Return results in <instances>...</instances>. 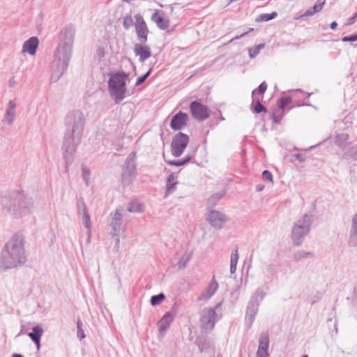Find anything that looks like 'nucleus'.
Returning a JSON list of instances; mask_svg holds the SVG:
<instances>
[{
	"instance_id": "38",
	"label": "nucleus",
	"mask_w": 357,
	"mask_h": 357,
	"mask_svg": "<svg viewBox=\"0 0 357 357\" xmlns=\"http://www.w3.org/2000/svg\"><path fill=\"white\" fill-rule=\"evenodd\" d=\"M84 227L89 230V237L91 235V222L89 214L82 217Z\"/></svg>"
},
{
	"instance_id": "23",
	"label": "nucleus",
	"mask_w": 357,
	"mask_h": 357,
	"mask_svg": "<svg viewBox=\"0 0 357 357\" xmlns=\"http://www.w3.org/2000/svg\"><path fill=\"white\" fill-rule=\"evenodd\" d=\"M17 102L15 100H10L8 102L7 109L4 114V118L9 125H13L15 118V109Z\"/></svg>"
},
{
	"instance_id": "51",
	"label": "nucleus",
	"mask_w": 357,
	"mask_h": 357,
	"mask_svg": "<svg viewBox=\"0 0 357 357\" xmlns=\"http://www.w3.org/2000/svg\"><path fill=\"white\" fill-rule=\"evenodd\" d=\"M356 18H357V12L351 17H350L348 20L347 24L350 25V24H354L355 22Z\"/></svg>"
},
{
	"instance_id": "56",
	"label": "nucleus",
	"mask_w": 357,
	"mask_h": 357,
	"mask_svg": "<svg viewBox=\"0 0 357 357\" xmlns=\"http://www.w3.org/2000/svg\"><path fill=\"white\" fill-rule=\"evenodd\" d=\"M77 330L82 329V323L80 319L77 320Z\"/></svg>"
},
{
	"instance_id": "50",
	"label": "nucleus",
	"mask_w": 357,
	"mask_h": 357,
	"mask_svg": "<svg viewBox=\"0 0 357 357\" xmlns=\"http://www.w3.org/2000/svg\"><path fill=\"white\" fill-rule=\"evenodd\" d=\"M253 30V29L250 28L249 29V31H248L247 32H245L239 36H236V37L233 38L232 39L230 40L229 43H231L232 41L235 40H238L240 38H241L242 37H243L244 36H245L247 33H248L249 32L252 31Z\"/></svg>"
},
{
	"instance_id": "59",
	"label": "nucleus",
	"mask_w": 357,
	"mask_h": 357,
	"mask_svg": "<svg viewBox=\"0 0 357 357\" xmlns=\"http://www.w3.org/2000/svg\"><path fill=\"white\" fill-rule=\"evenodd\" d=\"M296 158L299 160L300 162H303V158H302L301 155V154H297L296 155Z\"/></svg>"
},
{
	"instance_id": "13",
	"label": "nucleus",
	"mask_w": 357,
	"mask_h": 357,
	"mask_svg": "<svg viewBox=\"0 0 357 357\" xmlns=\"http://www.w3.org/2000/svg\"><path fill=\"white\" fill-rule=\"evenodd\" d=\"M192 116L198 121H204L209 116L208 107L198 101H193L190 105Z\"/></svg>"
},
{
	"instance_id": "39",
	"label": "nucleus",
	"mask_w": 357,
	"mask_h": 357,
	"mask_svg": "<svg viewBox=\"0 0 357 357\" xmlns=\"http://www.w3.org/2000/svg\"><path fill=\"white\" fill-rule=\"evenodd\" d=\"M82 174L83 180L84 181L86 185H88L89 183V178H90L89 169L86 167H83L82 169Z\"/></svg>"
},
{
	"instance_id": "53",
	"label": "nucleus",
	"mask_w": 357,
	"mask_h": 357,
	"mask_svg": "<svg viewBox=\"0 0 357 357\" xmlns=\"http://www.w3.org/2000/svg\"><path fill=\"white\" fill-rule=\"evenodd\" d=\"M112 237L114 238L115 247L118 248L119 247V244H120L119 236H112Z\"/></svg>"
},
{
	"instance_id": "29",
	"label": "nucleus",
	"mask_w": 357,
	"mask_h": 357,
	"mask_svg": "<svg viewBox=\"0 0 357 357\" xmlns=\"http://www.w3.org/2000/svg\"><path fill=\"white\" fill-rule=\"evenodd\" d=\"M192 255V252H185L181 257L180 260L178 262V268L179 269L184 268L188 261L191 259Z\"/></svg>"
},
{
	"instance_id": "22",
	"label": "nucleus",
	"mask_w": 357,
	"mask_h": 357,
	"mask_svg": "<svg viewBox=\"0 0 357 357\" xmlns=\"http://www.w3.org/2000/svg\"><path fill=\"white\" fill-rule=\"evenodd\" d=\"M348 243L352 247L357 246V213L351 219Z\"/></svg>"
},
{
	"instance_id": "55",
	"label": "nucleus",
	"mask_w": 357,
	"mask_h": 357,
	"mask_svg": "<svg viewBox=\"0 0 357 357\" xmlns=\"http://www.w3.org/2000/svg\"><path fill=\"white\" fill-rule=\"evenodd\" d=\"M236 271V266L230 265V273L231 274L234 273Z\"/></svg>"
},
{
	"instance_id": "21",
	"label": "nucleus",
	"mask_w": 357,
	"mask_h": 357,
	"mask_svg": "<svg viewBox=\"0 0 357 357\" xmlns=\"http://www.w3.org/2000/svg\"><path fill=\"white\" fill-rule=\"evenodd\" d=\"M218 287H219L218 283L213 278L209 283L207 288L199 296V300L207 301L209 298H211L217 291Z\"/></svg>"
},
{
	"instance_id": "15",
	"label": "nucleus",
	"mask_w": 357,
	"mask_h": 357,
	"mask_svg": "<svg viewBox=\"0 0 357 357\" xmlns=\"http://www.w3.org/2000/svg\"><path fill=\"white\" fill-rule=\"evenodd\" d=\"M134 53L139 58L140 63H144L151 56V51L150 47L146 45L145 43H139L134 45Z\"/></svg>"
},
{
	"instance_id": "54",
	"label": "nucleus",
	"mask_w": 357,
	"mask_h": 357,
	"mask_svg": "<svg viewBox=\"0 0 357 357\" xmlns=\"http://www.w3.org/2000/svg\"><path fill=\"white\" fill-rule=\"evenodd\" d=\"M265 47V44L261 43L255 47L257 50H258L259 52H260L261 50L264 49Z\"/></svg>"
},
{
	"instance_id": "30",
	"label": "nucleus",
	"mask_w": 357,
	"mask_h": 357,
	"mask_svg": "<svg viewBox=\"0 0 357 357\" xmlns=\"http://www.w3.org/2000/svg\"><path fill=\"white\" fill-rule=\"evenodd\" d=\"M264 271L268 275L273 276L278 272V266L276 264L269 263L266 265Z\"/></svg>"
},
{
	"instance_id": "25",
	"label": "nucleus",
	"mask_w": 357,
	"mask_h": 357,
	"mask_svg": "<svg viewBox=\"0 0 357 357\" xmlns=\"http://www.w3.org/2000/svg\"><path fill=\"white\" fill-rule=\"evenodd\" d=\"M43 330L40 326H36L32 328V331L28 333L29 337L36 344L37 348H40V341L43 335Z\"/></svg>"
},
{
	"instance_id": "44",
	"label": "nucleus",
	"mask_w": 357,
	"mask_h": 357,
	"mask_svg": "<svg viewBox=\"0 0 357 357\" xmlns=\"http://www.w3.org/2000/svg\"><path fill=\"white\" fill-rule=\"evenodd\" d=\"M105 55V49L104 47H99L97 48L96 50V58H97L98 60H100L101 59H102Z\"/></svg>"
},
{
	"instance_id": "46",
	"label": "nucleus",
	"mask_w": 357,
	"mask_h": 357,
	"mask_svg": "<svg viewBox=\"0 0 357 357\" xmlns=\"http://www.w3.org/2000/svg\"><path fill=\"white\" fill-rule=\"evenodd\" d=\"M349 155L354 160H357V144L351 147L349 149Z\"/></svg>"
},
{
	"instance_id": "32",
	"label": "nucleus",
	"mask_w": 357,
	"mask_h": 357,
	"mask_svg": "<svg viewBox=\"0 0 357 357\" xmlns=\"http://www.w3.org/2000/svg\"><path fill=\"white\" fill-rule=\"evenodd\" d=\"M191 158H192L191 156L188 155H186L184 158L181 159V160H169V161H168V164L170 165L179 167V166L184 165L187 164L188 162H189L191 160Z\"/></svg>"
},
{
	"instance_id": "33",
	"label": "nucleus",
	"mask_w": 357,
	"mask_h": 357,
	"mask_svg": "<svg viewBox=\"0 0 357 357\" xmlns=\"http://www.w3.org/2000/svg\"><path fill=\"white\" fill-rule=\"evenodd\" d=\"M313 257V253L310 252H305L304 250H299L294 255L295 260H301L304 258H310Z\"/></svg>"
},
{
	"instance_id": "16",
	"label": "nucleus",
	"mask_w": 357,
	"mask_h": 357,
	"mask_svg": "<svg viewBox=\"0 0 357 357\" xmlns=\"http://www.w3.org/2000/svg\"><path fill=\"white\" fill-rule=\"evenodd\" d=\"M269 347V336L267 332H262L259 337V346L257 351V357H268Z\"/></svg>"
},
{
	"instance_id": "10",
	"label": "nucleus",
	"mask_w": 357,
	"mask_h": 357,
	"mask_svg": "<svg viewBox=\"0 0 357 357\" xmlns=\"http://www.w3.org/2000/svg\"><path fill=\"white\" fill-rule=\"evenodd\" d=\"M189 142V137L183 132L176 134L171 144L172 153L175 157L181 156Z\"/></svg>"
},
{
	"instance_id": "2",
	"label": "nucleus",
	"mask_w": 357,
	"mask_h": 357,
	"mask_svg": "<svg viewBox=\"0 0 357 357\" xmlns=\"http://www.w3.org/2000/svg\"><path fill=\"white\" fill-rule=\"evenodd\" d=\"M0 204L6 214L13 218L20 219L31 213L33 200L24 191L13 190L0 195Z\"/></svg>"
},
{
	"instance_id": "7",
	"label": "nucleus",
	"mask_w": 357,
	"mask_h": 357,
	"mask_svg": "<svg viewBox=\"0 0 357 357\" xmlns=\"http://www.w3.org/2000/svg\"><path fill=\"white\" fill-rule=\"evenodd\" d=\"M221 303H218L214 308H205L201 313V327L206 332L211 331L215 323L221 318V313L217 310L220 308Z\"/></svg>"
},
{
	"instance_id": "27",
	"label": "nucleus",
	"mask_w": 357,
	"mask_h": 357,
	"mask_svg": "<svg viewBox=\"0 0 357 357\" xmlns=\"http://www.w3.org/2000/svg\"><path fill=\"white\" fill-rule=\"evenodd\" d=\"M144 211V206L137 202H132L128 205V211L130 213H142Z\"/></svg>"
},
{
	"instance_id": "45",
	"label": "nucleus",
	"mask_w": 357,
	"mask_h": 357,
	"mask_svg": "<svg viewBox=\"0 0 357 357\" xmlns=\"http://www.w3.org/2000/svg\"><path fill=\"white\" fill-rule=\"evenodd\" d=\"M262 178L265 181L273 183V175L268 170H264L262 172Z\"/></svg>"
},
{
	"instance_id": "19",
	"label": "nucleus",
	"mask_w": 357,
	"mask_h": 357,
	"mask_svg": "<svg viewBox=\"0 0 357 357\" xmlns=\"http://www.w3.org/2000/svg\"><path fill=\"white\" fill-rule=\"evenodd\" d=\"M174 320V316L171 312H167L158 322L159 335L164 337L167 330L169 328Z\"/></svg>"
},
{
	"instance_id": "3",
	"label": "nucleus",
	"mask_w": 357,
	"mask_h": 357,
	"mask_svg": "<svg viewBox=\"0 0 357 357\" xmlns=\"http://www.w3.org/2000/svg\"><path fill=\"white\" fill-rule=\"evenodd\" d=\"M66 132L64 135V158L73 155L81 142L85 126V118L82 111L75 109L68 112L65 119Z\"/></svg>"
},
{
	"instance_id": "20",
	"label": "nucleus",
	"mask_w": 357,
	"mask_h": 357,
	"mask_svg": "<svg viewBox=\"0 0 357 357\" xmlns=\"http://www.w3.org/2000/svg\"><path fill=\"white\" fill-rule=\"evenodd\" d=\"M38 45V38L36 36H32L23 43L22 52V53H27L33 56L36 53Z\"/></svg>"
},
{
	"instance_id": "31",
	"label": "nucleus",
	"mask_w": 357,
	"mask_h": 357,
	"mask_svg": "<svg viewBox=\"0 0 357 357\" xmlns=\"http://www.w3.org/2000/svg\"><path fill=\"white\" fill-rule=\"evenodd\" d=\"M225 190H221L213 194L211 197H209L208 201V204L212 206L215 205L225 195Z\"/></svg>"
},
{
	"instance_id": "1",
	"label": "nucleus",
	"mask_w": 357,
	"mask_h": 357,
	"mask_svg": "<svg viewBox=\"0 0 357 357\" xmlns=\"http://www.w3.org/2000/svg\"><path fill=\"white\" fill-rule=\"evenodd\" d=\"M75 32V29L72 26H67L61 31L54 53L52 82H56L68 68L73 55Z\"/></svg>"
},
{
	"instance_id": "60",
	"label": "nucleus",
	"mask_w": 357,
	"mask_h": 357,
	"mask_svg": "<svg viewBox=\"0 0 357 357\" xmlns=\"http://www.w3.org/2000/svg\"><path fill=\"white\" fill-rule=\"evenodd\" d=\"M12 357H23L21 354H14Z\"/></svg>"
},
{
	"instance_id": "41",
	"label": "nucleus",
	"mask_w": 357,
	"mask_h": 357,
	"mask_svg": "<svg viewBox=\"0 0 357 357\" xmlns=\"http://www.w3.org/2000/svg\"><path fill=\"white\" fill-rule=\"evenodd\" d=\"M151 70H152V68H150L146 74L138 77L137 79L135 86H138L141 85L142 84H143L145 82V80L148 78L149 75L151 74Z\"/></svg>"
},
{
	"instance_id": "12",
	"label": "nucleus",
	"mask_w": 357,
	"mask_h": 357,
	"mask_svg": "<svg viewBox=\"0 0 357 357\" xmlns=\"http://www.w3.org/2000/svg\"><path fill=\"white\" fill-rule=\"evenodd\" d=\"M135 27L139 43H146L148 39L149 29L140 14L135 15Z\"/></svg>"
},
{
	"instance_id": "40",
	"label": "nucleus",
	"mask_w": 357,
	"mask_h": 357,
	"mask_svg": "<svg viewBox=\"0 0 357 357\" xmlns=\"http://www.w3.org/2000/svg\"><path fill=\"white\" fill-rule=\"evenodd\" d=\"M347 139V135L345 134L337 135L335 137V144L340 146H342L344 142Z\"/></svg>"
},
{
	"instance_id": "58",
	"label": "nucleus",
	"mask_w": 357,
	"mask_h": 357,
	"mask_svg": "<svg viewBox=\"0 0 357 357\" xmlns=\"http://www.w3.org/2000/svg\"><path fill=\"white\" fill-rule=\"evenodd\" d=\"M337 23L336 22H333L331 24L330 27H331V29L334 30V29H335V28L337 27Z\"/></svg>"
},
{
	"instance_id": "34",
	"label": "nucleus",
	"mask_w": 357,
	"mask_h": 357,
	"mask_svg": "<svg viewBox=\"0 0 357 357\" xmlns=\"http://www.w3.org/2000/svg\"><path fill=\"white\" fill-rule=\"evenodd\" d=\"M165 298V295L163 293L154 295L151 298V304L153 306H156L160 304Z\"/></svg>"
},
{
	"instance_id": "42",
	"label": "nucleus",
	"mask_w": 357,
	"mask_h": 357,
	"mask_svg": "<svg viewBox=\"0 0 357 357\" xmlns=\"http://www.w3.org/2000/svg\"><path fill=\"white\" fill-rule=\"evenodd\" d=\"M291 102V99L289 97H282L281 98L278 103V105L280 108H284L289 102Z\"/></svg>"
},
{
	"instance_id": "62",
	"label": "nucleus",
	"mask_w": 357,
	"mask_h": 357,
	"mask_svg": "<svg viewBox=\"0 0 357 357\" xmlns=\"http://www.w3.org/2000/svg\"><path fill=\"white\" fill-rule=\"evenodd\" d=\"M301 357H308V356L305 354V355H303Z\"/></svg>"
},
{
	"instance_id": "48",
	"label": "nucleus",
	"mask_w": 357,
	"mask_h": 357,
	"mask_svg": "<svg viewBox=\"0 0 357 357\" xmlns=\"http://www.w3.org/2000/svg\"><path fill=\"white\" fill-rule=\"evenodd\" d=\"M248 53H249V56L251 59H253L259 53V52L258 51V50H257L255 47H254V48H249Z\"/></svg>"
},
{
	"instance_id": "43",
	"label": "nucleus",
	"mask_w": 357,
	"mask_h": 357,
	"mask_svg": "<svg viewBox=\"0 0 357 357\" xmlns=\"http://www.w3.org/2000/svg\"><path fill=\"white\" fill-rule=\"evenodd\" d=\"M238 261V255L237 250L232 252L231 255L230 265L236 266Z\"/></svg>"
},
{
	"instance_id": "6",
	"label": "nucleus",
	"mask_w": 357,
	"mask_h": 357,
	"mask_svg": "<svg viewBox=\"0 0 357 357\" xmlns=\"http://www.w3.org/2000/svg\"><path fill=\"white\" fill-rule=\"evenodd\" d=\"M312 221V215L305 214L294 223L291 229V238L295 245L302 244L305 237L310 231Z\"/></svg>"
},
{
	"instance_id": "4",
	"label": "nucleus",
	"mask_w": 357,
	"mask_h": 357,
	"mask_svg": "<svg viewBox=\"0 0 357 357\" xmlns=\"http://www.w3.org/2000/svg\"><path fill=\"white\" fill-rule=\"evenodd\" d=\"M24 236L16 233L7 242L0 255V268L8 270L23 265L26 260Z\"/></svg>"
},
{
	"instance_id": "26",
	"label": "nucleus",
	"mask_w": 357,
	"mask_h": 357,
	"mask_svg": "<svg viewBox=\"0 0 357 357\" xmlns=\"http://www.w3.org/2000/svg\"><path fill=\"white\" fill-rule=\"evenodd\" d=\"M177 176L174 174H171L167 178V194H172L176 190Z\"/></svg>"
},
{
	"instance_id": "61",
	"label": "nucleus",
	"mask_w": 357,
	"mask_h": 357,
	"mask_svg": "<svg viewBox=\"0 0 357 357\" xmlns=\"http://www.w3.org/2000/svg\"><path fill=\"white\" fill-rule=\"evenodd\" d=\"M87 234L89 235V231L87 232ZM90 238H91V236H90V237H89V236H88V238H87V241H88V242H89V241H90Z\"/></svg>"
},
{
	"instance_id": "49",
	"label": "nucleus",
	"mask_w": 357,
	"mask_h": 357,
	"mask_svg": "<svg viewBox=\"0 0 357 357\" xmlns=\"http://www.w3.org/2000/svg\"><path fill=\"white\" fill-rule=\"evenodd\" d=\"M342 40L343 42H354V41L357 40V39L356 38V36L354 35V36L343 37Z\"/></svg>"
},
{
	"instance_id": "24",
	"label": "nucleus",
	"mask_w": 357,
	"mask_h": 357,
	"mask_svg": "<svg viewBox=\"0 0 357 357\" xmlns=\"http://www.w3.org/2000/svg\"><path fill=\"white\" fill-rule=\"evenodd\" d=\"M325 4V0H318L314 6L309 8L304 14L294 17L295 20H299L304 17H311L320 12Z\"/></svg>"
},
{
	"instance_id": "63",
	"label": "nucleus",
	"mask_w": 357,
	"mask_h": 357,
	"mask_svg": "<svg viewBox=\"0 0 357 357\" xmlns=\"http://www.w3.org/2000/svg\"><path fill=\"white\" fill-rule=\"evenodd\" d=\"M355 36H356V39H357V33H356Z\"/></svg>"
},
{
	"instance_id": "28",
	"label": "nucleus",
	"mask_w": 357,
	"mask_h": 357,
	"mask_svg": "<svg viewBox=\"0 0 357 357\" xmlns=\"http://www.w3.org/2000/svg\"><path fill=\"white\" fill-rule=\"evenodd\" d=\"M257 91V89H255L252 91V101L253 102H256V105L254 107V112L257 113V114H259L262 112H266V109L264 106H263L261 104V100L260 99H257L255 98V93Z\"/></svg>"
},
{
	"instance_id": "57",
	"label": "nucleus",
	"mask_w": 357,
	"mask_h": 357,
	"mask_svg": "<svg viewBox=\"0 0 357 357\" xmlns=\"http://www.w3.org/2000/svg\"><path fill=\"white\" fill-rule=\"evenodd\" d=\"M264 185H258L256 187V190L258 192L262 191L264 190Z\"/></svg>"
},
{
	"instance_id": "35",
	"label": "nucleus",
	"mask_w": 357,
	"mask_h": 357,
	"mask_svg": "<svg viewBox=\"0 0 357 357\" xmlns=\"http://www.w3.org/2000/svg\"><path fill=\"white\" fill-rule=\"evenodd\" d=\"M278 15L277 13L273 12L271 13H264L259 16L258 21L268 22L276 17Z\"/></svg>"
},
{
	"instance_id": "5",
	"label": "nucleus",
	"mask_w": 357,
	"mask_h": 357,
	"mask_svg": "<svg viewBox=\"0 0 357 357\" xmlns=\"http://www.w3.org/2000/svg\"><path fill=\"white\" fill-rule=\"evenodd\" d=\"M128 74L117 72L112 74L108 80L109 93L116 103L121 102L126 97V79Z\"/></svg>"
},
{
	"instance_id": "14",
	"label": "nucleus",
	"mask_w": 357,
	"mask_h": 357,
	"mask_svg": "<svg viewBox=\"0 0 357 357\" xmlns=\"http://www.w3.org/2000/svg\"><path fill=\"white\" fill-rule=\"evenodd\" d=\"M207 220L213 227L221 229L228 218L224 213L218 211H211L208 214Z\"/></svg>"
},
{
	"instance_id": "9",
	"label": "nucleus",
	"mask_w": 357,
	"mask_h": 357,
	"mask_svg": "<svg viewBox=\"0 0 357 357\" xmlns=\"http://www.w3.org/2000/svg\"><path fill=\"white\" fill-rule=\"evenodd\" d=\"M265 293L261 290H257L252 298L247 308L245 321L248 323V328H250L258 312L259 303L264 298Z\"/></svg>"
},
{
	"instance_id": "37",
	"label": "nucleus",
	"mask_w": 357,
	"mask_h": 357,
	"mask_svg": "<svg viewBox=\"0 0 357 357\" xmlns=\"http://www.w3.org/2000/svg\"><path fill=\"white\" fill-rule=\"evenodd\" d=\"M77 213L79 215H82V217L89 214L86 206L83 200H81L77 204Z\"/></svg>"
},
{
	"instance_id": "11",
	"label": "nucleus",
	"mask_w": 357,
	"mask_h": 357,
	"mask_svg": "<svg viewBox=\"0 0 357 357\" xmlns=\"http://www.w3.org/2000/svg\"><path fill=\"white\" fill-rule=\"evenodd\" d=\"M134 157V153H130L124 165V169L122 173V178L123 182L126 184L132 183L136 176V166Z\"/></svg>"
},
{
	"instance_id": "8",
	"label": "nucleus",
	"mask_w": 357,
	"mask_h": 357,
	"mask_svg": "<svg viewBox=\"0 0 357 357\" xmlns=\"http://www.w3.org/2000/svg\"><path fill=\"white\" fill-rule=\"evenodd\" d=\"M126 211L123 207L116 208L111 212L108 218V227L111 236H119L123 227V217Z\"/></svg>"
},
{
	"instance_id": "18",
	"label": "nucleus",
	"mask_w": 357,
	"mask_h": 357,
	"mask_svg": "<svg viewBox=\"0 0 357 357\" xmlns=\"http://www.w3.org/2000/svg\"><path fill=\"white\" fill-rule=\"evenodd\" d=\"M151 20L161 30H166L169 26V21L168 18L165 17L162 10H155L152 15Z\"/></svg>"
},
{
	"instance_id": "17",
	"label": "nucleus",
	"mask_w": 357,
	"mask_h": 357,
	"mask_svg": "<svg viewBox=\"0 0 357 357\" xmlns=\"http://www.w3.org/2000/svg\"><path fill=\"white\" fill-rule=\"evenodd\" d=\"M188 119L189 116L186 113L179 112L172 117L170 127L174 130H180L186 126Z\"/></svg>"
},
{
	"instance_id": "36",
	"label": "nucleus",
	"mask_w": 357,
	"mask_h": 357,
	"mask_svg": "<svg viewBox=\"0 0 357 357\" xmlns=\"http://www.w3.org/2000/svg\"><path fill=\"white\" fill-rule=\"evenodd\" d=\"M135 24L133 19L130 15H126L123 18V25L125 29H130Z\"/></svg>"
},
{
	"instance_id": "47",
	"label": "nucleus",
	"mask_w": 357,
	"mask_h": 357,
	"mask_svg": "<svg viewBox=\"0 0 357 357\" xmlns=\"http://www.w3.org/2000/svg\"><path fill=\"white\" fill-rule=\"evenodd\" d=\"M267 89V84L265 82H263L260 84L258 87V92L261 95H264Z\"/></svg>"
},
{
	"instance_id": "52",
	"label": "nucleus",
	"mask_w": 357,
	"mask_h": 357,
	"mask_svg": "<svg viewBox=\"0 0 357 357\" xmlns=\"http://www.w3.org/2000/svg\"><path fill=\"white\" fill-rule=\"evenodd\" d=\"M77 337L82 340L85 337V334L83 329L77 330Z\"/></svg>"
}]
</instances>
